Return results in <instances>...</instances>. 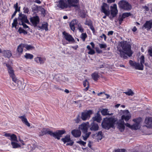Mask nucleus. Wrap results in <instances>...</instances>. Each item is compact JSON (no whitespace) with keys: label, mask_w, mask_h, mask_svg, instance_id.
Wrapping results in <instances>:
<instances>
[{"label":"nucleus","mask_w":152,"mask_h":152,"mask_svg":"<svg viewBox=\"0 0 152 152\" xmlns=\"http://www.w3.org/2000/svg\"><path fill=\"white\" fill-rule=\"evenodd\" d=\"M119 45L122 48V49H118V53L121 57L126 59L127 58L126 55L129 57L132 56V52L131 50V47L128 42L126 41H122Z\"/></svg>","instance_id":"f257e3e1"},{"label":"nucleus","mask_w":152,"mask_h":152,"mask_svg":"<svg viewBox=\"0 0 152 152\" xmlns=\"http://www.w3.org/2000/svg\"><path fill=\"white\" fill-rule=\"evenodd\" d=\"M142 120V118L140 117L133 119V121L135 123L132 125V129L136 130L139 129L140 128V124Z\"/></svg>","instance_id":"9d476101"},{"label":"nucleus","mask_w":152,"mask_h":152,"mask_svg":"<svg viewBox=\"0 0 152 152\" xmlns=\"http://www.w3.org/2000/svg\"><path fill=\"white\" fill-rule=\"evenodd\" d=\"M78 23V21L76 19L72 20L69 24V26L71 29L74 31L75 29V25Z\"/></svg>","instance_id":"cd10ccee"},{"label":"nucleus","mask_w":152,"mask_h":152,"mask_svg":"<svg viewBox=\"0 0 152 152\" xmlns=\"http://www.w3.org/2000/svg\"><path fill=\"white\" fill-rule=\"evenodd\" d=\"M61 140L64 143L66 142H69L66 144V145L72 146L74 144L73 141L71 140L69 135H67L64 138H62Z\"/></svg>","instance_id":"f8f14e48"},{"label":"nucleus","mask_w":152,"mask_h":152,"mask_svg":"<svg viewBox=\"0 0 152 152\" xmlns=\"http://www.w3.org/2000/svg\"><path fill=\"white\" fill-rule=\"evenodd\" d=\"M24 57L27 59L31 60L33 58L34 56L31 54L26 53L24 56Z\"/></svg>","instance_id":"ea45409f"},{"label":"nucleus","mask_w":152,"mask_h":152,"mask_svg":"<svg viewBox=\"0 0 152 152\" xmlns=\"http://www.w3.org/2000/svg\"><path fill=\"white\" fill-rule=\"evenodd\" d=\"M24 12L25 13H28L29 12V9L27 7H24L23 8Z\"/></svg>","instance_id":"bf43d9fd"},{"label":"nucleus","mask_w":152,"mask_h":152,"mask_svg":"<svg viewBox=\"0 0 152 152\" xmlns=\"http://www.w3.org/2000/svg\"><path fill=\"white\" fill-rule=\"evenodd\" d=\"M125 126H126L127 127H129V128L131 129H132V125H130L128 123H126L125 124Z\"/></svg>","instance_id":"338daca9"},{"label":"nucleus","mask_w":152,"mask_h":152,"mask_svg":"<svg viewBox=\"0 0 152 152\" xmlns=\"http://www.w3.org/2000/svg\"><path fill=\"white\" fill-rule=\"evenodd\" d=\"M49 84L47 82L44 83L42 85V87L44 89H46L49 87Z\"/></svg>","instance_id":"a18cd8bd"},{"label":"nucleus","mask_w":152,"mask_h":152,"mask_svg":"<svg viewBox=\"0 0 152 152\" xmlns=\"http://www.w3.org/2000/svg\"><path fill=\"white\" fill-rule=\"evenodd\" d=\"M77 142L81 145H82L84 146H85V145L86 144V142H84L82 140L78 141H77Z\"/></svg>","instance_id":"6e6d98bb"},{"label":"nucleus","mask_w":152,"mask_h":152,"mask_svg":"<svg viewBox=\"0 0 152 152\" xmlns=\"http://www.w3.org/2000/svg\"><path fill=\"white\" fill-rule=\"evenodd\" d=\"M117 120L116 118L113 117L104 119L102 123V127L106 129H109L113 127L114 123Z\"/></svg>","instance_id":"7ed1b4c3"},{"label":"nucleus","mask_w":152,"mask_h":152,"mask_svg":"<svg viewBox=\"0 0 152 152\" xmlns=\"http://www.w3.org/2000/svg\"><path fill=\"white\" fill-rule=\"evenodd\" d=\"M16 141L11 142V145L13 148H20L21 146L20 144L18 143Z\"/></svg>","instance_id":"f704fd0d"},{"label":"nucleus","mask_w":152,"mask_h":152,"mask_svg":"<svg viewBox=\"0 0 152 152\" xmlns=\"http://www.w3.org/2000/svg\"><path fill=\"white\" fill-rule=\"evenodd\" d=\"M18 20L19 24H22L23 23H25L28 24L29 23V21L27 19V16L22 13H20L19 14Z\"/></svg>","instance_id":"6e6552de"},{"label":"nucleus","mask_w":152,"mask_h":152,"mask_svg":"<svg viewBox=\"0 0 152 152\" xmlns=\"http://www.w3.org/2000/svg\"><path fill=\"white\" fill-rule=\"evenodd\" d=\"M101 11L105 15H109L110 11L108 5L107 4L103 3L101 7Z\"/></svg>","instance_id":"1a4fd4ad"},{"label":"nucleus","mask_w":152,"mask_h":152,"mask_svg":"<svg viewBox=\"0 0 152 152\" xmlns=\"http://www.w3.org/2000/svg\"><path fill=\"white\" fill-rule=\"evenodd\" d=\"M25 23H23L22 24H21L20 25H22L23 26V27L25 28H28V26H27L26 24H25Z\"/></svg>","instance_id":"69168bd1"},{"label":"nucleus","mask_w":152,"mask_h":152,"mask_svg":"<svg viewBox=\"0 0 152 152\" xmlns=\"http://www.w3.org/2000/svg\"><path fill=\"white\" fill-rule=\"evenodd\" d=\"M19 118L20 119L22 122L27 126L29 127L30 126V123L28 122L25 115L19 116Z\"/></svg>","instance_id":"393cba45"},{"label":"nucleus","mask_w":152,"mask_h":152,"mask_svg":"<svg viewBox=\"0 0 152 152\" xmlns=\"http://www.w3.org/2000/svg\"><path fill=\"white\" fill-rule=\"evenodd\" d=\"M122 15L123 16V17L124 18H125L126 17H127L131 15L130 13V12H125Z\"/></svg>","instance_id":"5fc2aeb1"},{"label":"nucleus","mask_w":152,"mask_h":152,"mask_svg":"<svg viewBox=\"0 0 152 152\" xmlns=\"http://www.w3.org/2000/svg\"><path fill=\"white\" fill-rule=\"evenodd\" d=\"M24 47V44H21L18 46L17 51L20 53H22L23 51V48Z\"/></svg>","instance_id":"58836bf2"},{"label":"nucleus","mask_w":152,"mask_h":152,"mask_svg":"<svg viewBox=\"0 0 152 152\" xmlns=\"http://www.w3.org/2000/svg\"><path fill=\"white\" fill-rule=\"evenodd\" d=\"M90 128L91 131H96L98 130L99 127L97 124L93 122L91 124Z\"/></svg>","instance_id":"4be33fe9"},{"label":"nucleus","mask_w":152,"mask_h":152,"mask_svg":"<svg viewBox=\"0 0 152 152\" xmlns=\"http://www.w3.org/2000/svg\"><path fill=\"white\" fill-rule=\"evenodd\" d=\"M91 76L92 78L95 81H96L99 77L98 73L96 72L92 74Z\"/></svg>","instance_id":"4c0bfd02"},{"label":"nucleus","mask_w":152,"mask_h":152,"mask_svg":"<svg viewBox=\"0 0 152 152\" xmlns=\"http://www.w3.org/2000/svg\"><path fill=\"white\" fill-rule=\"evenodd\" d=\"M96 51L97 53H100L102 52V50H100L99 48H97L96 49Z\"/></svg>","instance_id":"e2e57ef3"},{"label":"nucleus","mask_w":152,"mask_h":152,"mask_svg":"<svg viewBox=\"0 0 152 152\" xmlns=\"http://www.w3.org/2000/svg\"><path fill=\"white\" fill-rule=\"evenodd\" d=\"M62 77L61 74H58L55 75L53 79L57 82H61L62 80Z\"/></svg>","instance_id":"473e14b6"},{"label":"nucleus","mask_w":152,"mask_h":152,"mask_svg":"<svg viewBox=\"0 0 152 152\" xmlns=\"http://www.w3.org/2000/svg\"><path fill=\"white\" fill-rule=\"evenodd\" d=\"M87 37V35L86 33H83L80 35V37L83 41H85V39Z\"/></svg>","instance_id":"09e8293b"},{"label":"nucleus","mask_w":152,"mask_h":152,"mask_svg":"<svg viewBox=\"0 0 152 152\" xmlns=\"http://www.w3.org/2000/svg\"><path fill=\"white\" fill-rule=\"evenodd\" d=\"M148 53L150 56L152 57V48L148 50Z\"/></svg>","instance_id":"774afa93"},{"label":"nucleus","mask_w":152,"mask_h":152,"mask_svg":"<svg viewBox=\"0 0 152 152\" xmlns=\"http://www.w3.org/2000/svg\"><path fill=\"white\" fill-rule=\"evenodd\" d=\"M92 119L94 121L100 122L101 120L100 115L98 113H97L95 115L94 117L92 118Z\"/></svg>","instance_id":"7c9ffc66"},{"label":"nucleus","mask_w":152,"mask_h":152,"mask_svg":"<svg viewBox=\"0 0 152 152\" xmlns=\"http://www.w3.org/2000/svg\"><path fill=\"white\" fill-rule=\"evenodd\" d=\"M30 20L33 26L34 27L37 26V24H38L39 22V17L37 15L31 17Z\"/></svg>","instance_id":"2eb2a0df"},{"label":"nucleus","mask_w":152,"mask_h":152,"mask_svg":"<svg viewBox=\"0 0 152 152\" xmlns=\"http://www.w3.org/2000/svg\"><path fill=\"white\" fill-rule=\"evenodd\" d=\"M118 128L121 132L124 131L125 129L124 122L120 121L118 123Z\"/></svg>","instance_id":"5701e85b"},{"label":"nucleus","mask_w":152,"mask_h":152,"mask_svg":"<svg viewBox=\"0 0 152 152\" xmlns=\"http://www.w3.org/2000/svg\"><path fill=\"white\" fill-rule=\"evenodd\" d=\"M83 134L82 135V137L83 139L84 140H86L89 137L90 134H91V132H88V131H86L85 132H82Z\"/></svg>","instance_id":"2f4dec72"},{"label":"nucleus","mask_w":152,"mask_h":152,"mask_svg":"<svg viewBox=\"0 0 152 152\" xmlns=\"http://www.w3.org/2000/svg\"><path fill=\"white\" fill-rule=\"evenodd\" d=\"M48 24L47 23H45L42 25V26L40 27V28L42 29H45V31H47L48 30Z\"/></svg>","instance_id":"37998d69"},{"label":"nucleus","mask_w":152,"mask_h":152,"mask_svg":"<svg viewBox=\"0 0 152 152\" xmlns=\"http://www.w3.org/2000/svg\"><path fill=\"white\" fill-rule=\"evenodd\" d=\"M100 37L101 38H103L105 41L106 40V36L104 34H103L102 35L100 36Z\"/></svg>","instance_id":"0e129e2a"},{"label":"nucleus","mask_w":152,"mask_h":152,"mask_svg":"<svg viewBox=\"0 0 152 152\" xmlns=\"http://www.w3.org/2000/svg\"><path fill=\"white\" fill-rule=\"evenodd\" d=\"M1 53L3 54V56L8 58L12 56L11 52L9 50H4L2 51Z\"/></svg>","instance_id":"c85d7f7f"},{"label":"nucleus","mask_w":152,"mask_h":152,"mask_svg":"<svg viewBox=\"0 0 152 152\" xmlns=\"http://www.w3.org/2000/svg\"><path fill=\"white\" fill-rule=\"evenodd\" d=\"M63 34L64 36V38L65 39L71 43H74L75 40L72 36L65 31L63 33Z\"/></svg>","instance_id":"4468645a"},{"label":"nucleus","mask_w":152,"mask_h":152,"mask_svg":"<svg viewBox=\"0 0 152 152\" xmlns=\"http://www.w3.org/2000/svg\"><path fill=\"white\" fill-rule=\"evenodd\" d=\"M145 123L146 124V126L148 128L152 127V117L146 118L145 120Z\"/></svg>","instance_id":"412c9836"},{"label":"nucleus","mask_w":152,"mask_h":152,"mask_svg":"<svg viewBox=\"0 0 152 152\" xmlns=\"http://www.w3.org/2000/svg\"><path fill=\"white\" fill-rule=\"evenodd\" d=\"M65 132L66 131L65 130H58L56 132H53L52 131H49L46 129L44 128L39 133V136H42L48 134L53 136L55 138L59 140L60 137H61V135L64 134Z\"/></svg>","instance_id":"f03ea898"},{"label":"nucleus","mask_w":152,"mask_h":152,"mask_svg":"<svg viewBox=\"0 0 152 152\" xmlns=\"http://www.w3.org/2000/svg\"><path fill=\"white\" fill-rule=\"evenodd\" d=\"M18 2H17L14 5V8L15 9V10H17L18 11H19L20 10V7L18 9Z\"/></svg>","instance_id":"4d7b16f0"},{"label":"nucleus","mask_w":152,"mask_h":152,"mask_svg":"<svg viewBox=\"0 0 152 152\" xmlns=\"http://www.w3.org/2000/svg\"><path fill=\"white\" fill-rule=\"evenodd\" d=\"M18 23V21L17 19L15 18L13 20V23H12V27H15V28L16 27V26H17V24Z\"/></svg>","instance_id":"8fccbe9b"},{"label":"nucleus","mask_w":152,"mask_h":152,"mask_svg":"<svg viewBox=\"0 0 152 152\" xmlns=\"http://www.w3.org/2000/svg\"><path fill=\"white\" fill-rule=\"evenodd\" d=\"M86 48L89 50L88 52V54L93 55L95 53V51L94 50L92 49L89 45H88L86 47Z\"/></svg>","instance_id":"e433bc0d"},{"label":"nucleus","mask_w":152,"mask_h":152,"mask_svg":"<svg viewBox=\"0 0 152 152\" xmlns=\"http://www.w3.org/2000/svg\"><path fill=\"white\" fill-rule=\"evenodd\" d=\"M40 6H37V5H36L35 4L32 6V11L33 12H36L37 11H39V9Z\"/></svg>","instance_id":"79ce46f5"},{"label":"nucleus","mask_w":152,"mask_h":152,"mask_svg":"<svg viewBox=\"0 0 152 152\" xmlns=\"http://www.w3.org/2000/svg\"><path fill=\"white\" fill-rule=\"evenodd\" d=\"M13 83H11L9 86L10 88L13 90H15L18 88H20L21 86V82L17 78H13Z\"/></svg>","instance_id":"423d86ee"},{"label":"nucleus","mask_w":152,"mask_h":152,"mask_svg":"<svg viewBox=\"0 0 152 152\" xmlns=\"http://www.w3.org/2000/svg\"><path fill=\"white\" fill-rule=\"evenodd\" d=\"M19 118L20 119L22 122L27 126L29 127L30 126V123L28 122L25 115L19 116Z\"/></svg>","instance_id":"a878e982"},{"label":"nucleus","mask_w":152,"mask_h":152,"mask_svg":"<svg viewBox=\"0 0 152 152\" xmlns=\"http://www.w3.org/2000/svg\"><path fill=\"white\" fill-rule=\"evenodd\" d=\"M111 14L113 18L117 14L118 12L116 5L115 4L113 7L111 6Z\"/></svg>","instance_id":"aec40b11"},{"label":"nucleus","mask_w":152,"mask_h":152,"mask_svg":"<svg viewBox=\"0 0 152 152\" xmlns=\"http://www.w3.org/2000/svg\"><path fill=\"white\" fill-rule=\"evenodd\" d=\"M24 47L26 48L27 50H32L34 49V47L31 45L24 44Z\"/></svg>","instance_id":"c03bdc74"},{"label":"nucleus","mask_w":152,"mask_h":152,"mask_svg":"<svg viewBox=\"0 0 152 152\" xmlns=\"http://www.w3.org/2000/svg\"><path fill=\"white\" fill-rule=\"evenodd\" d=\"M6 66L7 67L8 72L10 74V77H11L12 79L17 78L14 74V71L12 68L8 64H6Z\"/></svg>","instance_id":"a211bd4d"},{"label":"nucleus","mask_w":152,"mask_h":152,"mask_svg":"<svg viewBox=\"0 0 152 152\" xmlns=\"http://www.w3.org/2000/svg\"><path fill=\"white\" fill-rule=\"evenodd\" d=\"M76 123H78L80 121V116L79 115H78L77 117V118L76 119L74 120Z\"/></svg>","instance_id":"680f3d73"},{"label":"nucleus","mask_w":152,"mask_h":152,"mask_svg":"<svg viewBox=\"0 0 152 152\" xmlns=\"http://www.w3.org/2000/svg\"><path fill=\"white\" fill-rule=\"evenodd\" d=\"M45 60L43 58L38 57L34 58V61L37 63L42 64L44 63Z\"/></svg>","instance_id":"c756f323"},{"label":"nucleus","mask_w":152,"mask_h":152,"mask_svg":"<svg viewBox=\"0 0 152 152\" xmlns=\"http://www.w3.org/2000/svg\"><path fill=\"white\" fill-rule=\"evenodd\" d=\"M123 115L121 116L122 120H124L127 121L131 118V115L129 112L128 110H126L123 111Z\"/></svg>","instance_id":"ddd939ff"},{"label":"nucleus","mask_w":152,"mask_h":152,"mask_svg":"<svg viewBox=\"0 0 152 152\" xmlns=\"http://www.w3.org/2000/svg\"><path fill=\"white\" fill-rule=\"evenodd\" d=\"M140 64L138 63V68L139 69V70H143V69L144 66L143 64L145 62V58L142 55L141 56L140 58Z\"/></svg>","instance_id":"6ab92c4d"},{"label":"nucleus","mask_w":152,"mask_h":152,"mask_svg":"<svg viewBox=\"0 0 152 152\" xmlns=\"http://www.w3.org/2000/svg\"><path fill=\"white\" fill-rule=\"evenodd\" d=\"M124 93H125L126 95L129 96H132L134 94V92L131 90H130L127 92H124Z\"/></svg>","instance_id":"603ef678"},{"label":"nucleus","mask_w":152,"mask_h":152,"mask_svg":"<svg viewBox=\"0 0 152 152\" xmlns=\"http://www.w3.org/2000/svg\"><path fill=\"white\" fill-rule=\"evenodd\" d=\"M68 6L67 0H60L57 5L58 7L61 9L69 7Z\"/></svg>","instance_id":"9b49d317"},{"label":"nucleus","mask_w":152,"mask_h":152,"mask_svg":"<svg viewBox=\"0 0 152 152\" xmlns=\"http://www.w3.org/2000/svg\"><path fill=\"white\" fill-rule=\"evenodd\" d=\"M4 136H5V137H8V139L10 140L11 141V142H18L17 137L14 134H11L10 133H6L5 134Z\"/></svg>","instance_id":"f3484780"},{"label":"nucleus","mask_w":152,"mask_h":152,"mask_svg":"<svg viewBox=\"0 0 152 152\" xmlns=\"http://www.w3.org/2000/svg\"><path fill=\"white\" fill-rule=\"evenodd\" d=\"M103 136V134L101 131L99 132L96 135V138L98 140H101Z\"/></svg>","instance_id":"a19ab883"},{"label":"nucleus","mask_w":152,"mask_h":152,"mask_svg":"<svg viewBox=\"0 0 152 152\" xmlns=\"http://www.w3.org/2000/svg\"><path fill=\"white\" fill-rule=\"evenodd\" d=\"M89 123L88 122L86 123H84L80 125L79 126V129L81 130L82 132H85L88 131L89 127Z\"/></svg>","instance_id":"dca6fc26"},{"label":"nucleus","mask_w":152,"mask_h":152,"mask_svg":"<svg viewBox=\"0 0 152 152\" xmlns=\"http://www.w3.org/2000/svg\"><path fill=\"white\" fill-rule=\"evenodd\" d=\"M123 17V16L122 15H120L118 17V20L119 21L120 24H121V23H122V22L123 21L124 19V18Z\"/></svg>","instance_id":"864d4df0"},{"label":"nucleus","mask_w":152,"mask_h":152,"mask_svg":"<svg viewBox=\"0 0 152 152\" xmlns=\"http://www.w3.org/2000/svg\"><path fill=\"white\" fill-rule=\"evenodd\" d=\"M147 30L150 29L152 26V21H147L143 26Z\"/></svg>","instance_id":"bb28decb"},{"label":"nucleus","mask_w":152,"mask_h":152,"mask_svg":"<svg viewBox=\"0 0 152 152\" xmlns=\"http://www.w3.org/2000/svg\"><path fill=\"white\" fill-rule=\"evenodd\" d=\"M18 31L20 34L23 33L24 34H27V32L26 31L20 28H19Z\"/></svg>","instance_id":"3c124183"},{"label":"nucleus","mask_w":152,"mask_h":152,"mask_svg":"<svg viewBox=\"0 0 152 152\" xmlns=\"http://www.w3.org/2000/svg\"><path fill=\"white\" fill-rule=\"evenodd\" d=\"M118 5L120 8L127 11L130 10L132 8L131 5L128 2L124 0L120 1Z\"/></svg>","instance_id":"39448f33"},{"label":"nucleus","mask_w":152,"mask_h":152,"mask_svg":"<svg viewBox=\"0 0 152 152\" xmlns=\"http://www.w3.org/2000/svg\"><path fill=\"white\" fill-rule=\"evenodd\" d=\"M129 62V64L131 66H134L136 69L139 70V69L138 68V63L135 62H134L132 60H130Z\"/></svg>","instance_id":"c9c22d12"},{"label":"nucleus","mask_w":152,"mask_h":152,"mask_svg":"<svg viewBox=\"0 0 152 152\" xmlns=\"http://www.w3.org/2000/svg\"><path fill=\"white\" fill-rule=\"evenodd\" d=\"M86 14L85 12H80V16L81 17L83 18H84L86 17Z\"/></svg>","instance_id":"052dcab7"},{"label":"nucleus","mask_w":152,"mask_h":152,"mask_svg":"<svg viewBox=\"0 0 152 152\" xmlns=\"http://www.w3.org/2000/svg\"><path fill=\"white\" fill-rule=\"evenodd\" d=\"M77 28L79 30V31L81 33L84 32V29L82 27L81 24L80 23L77 24Z\"/></svg>","instance_id":"49530a36"},{"label":"nucleus","mask_w":152,"mask_h":152,"mask_svg":"<svg viewBox=\"0 0 152 152\" xmlns=\"http://www.w3.org/2000/svg\"><path fill=\"white\" fill-rule=\"evenodd\" d=\"M39 11L41 12V13L44 16H45V9L42 8V7H39Z\"/></svg>","instance_id":"de8ad7c7"},{"label":"nucleus","mask_w":152,"mask_h":152,"mask_svg":"<svg viewBox=\"0 0 152 152\" xmlns=\"http://www.w3.org/2000/svg\"><path fill=\"white\" fill-rule=\"evenodd\" d=\"M108 111V110L107 109H103L101 111L102 114L104 115H112L113 113H109Z\"/></svg>","instance_id":"72a5a7b5"},{"label":"nucleus","mask_w":152,"mask_h":152,"mask_svg":"<svg viewBox=\"0 0 152 152\" xmlns=\"http://www.w3.org/2000/svg\"><path fill=\"white\" fill-rule=\"evenodd\" d=\"M71 134L75 137H78L80 136L81 133L80 130L75 129L72 131Z\"/></svg>","instance_id":"b1692460"},{"label":"nucleus","mask_w":152,"mask_h":152,"mask_svg":"<svg viewBox=\"0 0 152 152\" xmlns=\"http://www.w3.org/2000/svg\"><path fill=\"white\" fill-rule=\"evenodd\" d=\"M67 1L69 8L73 7L76 11L80 12L79 0H67Z\"/></svg>","instance_id":"20e7f679"},{"label":"nucleus","mask_w":152,"mask_h":152,"mask_svg":"<svg viewBox=\"0 0 152 152\" xmlns=\"http://www.w3.org/2000/svg\"><path fill=\"white\" fill-rule=\"evenodd\" d=\"M100 48H105L107 47L106 44H99Z\"/></svg>","instance_id":"13d9d810"},{"label":"nucleus","mask_w":152,"mask_h":152,"mask_svg":"<svg viewBox=\"0 0 152 152\" xmlns=\"http://www.w3.org/2000/svg\"><path fill=\"white\" fill-rule=\"evenodd\" d=\"M92 113L91 110H86L82 113L81 118L83 121L88 119L90 117Z\"/></svg>","instance_id":"0eeeda50"}]
</instances>
